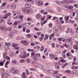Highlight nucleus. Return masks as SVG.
Wrapping results in <instances>:
<instances>
[{
    "instance_id": "nucleus-19",
    "label": "nucleus",
    "mask_w": 78,
    "mask_h": 78,
    "mask_svg": "<svg viewBox=\"0 0 78 78\" xmlns=\"http://www.w3.org/2000/svg\"><path fill=\"white\" fill-rule=\"evenodd\" d=\"M8 76V74L7 73H5L3 76L4 78H6Z\"/></svg>"
},
{
    "instance_id": "nucleus-5",
    "label": "nucleus",
    "mask_w": 78,
    "mask_h": 78,
    "mask_svg": "<svg viewBox=\"0 0 78 78\" xmlns=\"http://www.w3.org/2000/svg\"><path fill=\"white\" fill-rule=\"evenodd\" d=\"M33 9H30L27 10V14H31L33 13Z\"/></svg>"
},
{
    "instance_id": "nucleus-57",
    "label": "nucleus",
    "mask_w": 78,
    "mask_h": 78,
    "mask_svg": "<svg viewBox=\"0 0 78 78\" xmlns=\"http://www.w3.org/2000/svg\"><path fill=\"white\" fill-rule=\"evenodd\" d=\"M58 41H61L62 40V38H58Z\"/></svg>"
},
{
    "instance_id": "nucleus-4",
    "label": "nucleus",
    "mask_w": 78,
    "mask_h": 78,
    "mask_svg": "<svg viewBox=\"0 0 78 78\" xmlns=\"http://www.w3.org/2000/svg\"><path fill=\"white\" fill-rule=\"evenodd\" d=\"M65 8V9L68 10V11H70V9H73V7L72 6H66Z\"/></svg>"
},
{
    "instance_id": "nucleus-36",
    "label": "nucleus",
    "mask_w": 78,
    "mask_h": 78,
    "mask_svg": "<svg viewBox=\"0 0 78 78\" xmlns=\"http://www.w3.org/2000/svg\"><path fill=\"white\" fill-rule=\"evenodd\" d=\"M9 37L13 36V34H12V33H10L9 34Z\"/></svg>"
},
{
    "instance_id": "nucleus-29",
    "label": "nucleus",
    "mask_w": 78,
    "mask_h": 78,
    "mask_svg": "<svg viewBox=\"0 0 78 78\" xmlns=\"http://www.w3.org/2000/svg\"><path fill=\"white\" fill-rule=\"evenodd\" d=\"M47 72H48V73H49L51 74V73H53V71L49 70H48L47 71Z\"/></svg>"
},
{
    "instance_id": "nucleus-3",
    "label": "nucleus",
    "mask_w": 78,
    "mask_h": 78,
    "mask_svg": "<svg viewBox=\"0 0 78 78\" xmlns=\"http://www.w3.org/2000/svg\"><path fill=\"white\" fill-rule=\"evenodd\" d=\"M9 28L8 27L6 28L4 26H0V30H1V31H4V30L8 31V30H9Z\"/></svg>"
},
{
    "instance_id": "nucleus-59",
    "label": "nucleus",
    "mask_w": 78,
    "mask_h": 78,
    "mask_svg": "<svg viewBox=\"0 0 78 78\" xmlns=\"http://www.w3.org/2000/svg\"><path fill=\"white\" fill-rule=\"evenodd\" d=\"M57 10H58V11H61V9L59 7H58L57 8Z\"/></svg>"
},
{
    "instance_id": "nucleus-43",
    "label": "nucleus",
    "mask_w": 78,
    "mask_h": 78,
    "mask_svg": "<svg viewBox=\"0 0 78 78\" xmlns=\"http://www.w3.org/2000/svg\"><path fill=\"white\" fill-rule=\"evenodd\" d=\"M49 27L50 28H51L52 26H53V25L52 24V23H50L48 25Z\"/></svg>"
},
{
    "instance_id": "nucleus-13",
    "label": "nucleus",
    "mask_w": 78,
    "mask_h": 78,
    "mask_svg": "<svg viewBox=\"0 0 78 78\" xmlns=\"http://www.w3.org/2000/svg\"><path fill=\"white\" fill-rule=\"evenodd\" d=\"M16 8V5L14 4H13L11 6V8L12 9H15Z\"/></svg>"
},
{
    "instance_id": "nucleus-18",
    "label": "nucleus",
    "mask_w": 78,
    "mask_h": 78,
    "mask_svg": "<svg viewBox=\"0 0 78 78\" xmlns=\"http://www.w3.org/2000/svg\"><path fill=\"white\" fill-rule=\"evenodd\" d=\"M27 57V55H24L23 56H20V58H25Z\"/></svg>"
},
{
    "instance_id": "nucleus-64",
    "label": "nucleus",
    "mask_w": 78,
    "mask_h": 78,
    "mask_svg": "<svg viewBox=\"0 0 78 78\" xmlns=\"http://www.w3.org/2000/svg\"><path fill=\"white\" fill-rule=\"evenodd\" d=\"M3 22H4V20H0V23H2Z\"/></svg>"
},
{
    "instance_id": "nucleus-25",
    "label": "nucleus",
    "mask_w": 78,
    "mask_h": 78,
    "mask_svg": "<svg viewBox=\"0 0 78 78\" xmlns=\"http://www.w3.org/2000/svg\"><path fill=\"white\" fill-rule=\"evenodd\" d=\"M53 76H54V77L55 78H60L59 76H56L55 75V74H53Z\"/></svg>"
},
{
    "instance_id": "nucleus-28",
    "label": "nucleus",
    "mask_w": 78,
    "mask_h": 78,
    "mask_svg": "<svg viewBox=\"0 0 78 78\" xmlns=\"http://www.w3.org/2000/svg\"><path fill=\"white\" fill-rule=\"evenodd\" d=\"M65 19L66 21H67L68 20H69V16H65Z\"/></svg>"
},
{
    "instance_id": "nucleus-44",
    "label": "nucleus",
    "mask_w": 78,
    "mask_h": 78,
    "mask_svg": "<svg viewBox=\"0 0 78 78\" xmlns=\"http://www.w3.org/2000/svg\"><path fill=\"white\" fill-rule=\"evenodd\" d=\"M20 62H21V63H23L25 62V60L23 59H21L20 60Z\"/></svg>"
},
{
    "instance_id": "nucleus-8",
    "label": "nucleus",
    "mask_w": 78,
    "mask_h": 78,
    "mask_svg": "<svg viewBox=\"0 0 78 78\" xmlns=\"http://www.w3.org/2000/svg\"><path fill=\"white\" fill-rule=\"evenodd\" d=\"M19 18L20 19H20L18 20L19 23H21L22 22V19L23 18V16H20L19 17Z\"/></svg>"
},
{
    "instance_id": "nucleus-51",
    "label": "nucleus",
    "mask_w": 78,
    "mask_h": 78,
    "mask_svg": "<svg viewBox=\"0 0 78 78\" xmlns=\"http://www.w3.org/2000/svg\"><path fill=\"white\" fill-rule=\"evenodd\" d=\"M72 30V29H71L70 28H68V30L69 32H70Z\"/></svg>"
},
{
    "instance_id": "nucleus-31",
    "label": "nucleus",
    "mask_w": 78,
    "mask_h": 78,
    "mask_svg": "<svg viewBox=\"0 0 78 78\" xmlns=\"http://www.w3.org/2000/svg\"><path fill=\"white\" fill-rule=\"evenodd\" d=\"M26 73H27V75H29V74H30V73H29V72H28V70L26 69Z\"/></svg>"
},
{
    "instance_id": "nucleus-2",
    "label": "nucleus",
    "mask_w": 78,
    "mask_h": 78,
    "mask_svg": "<svg viewBox=\"0 0 78 78\" xmlns=\"http://www.w3.org/2000/svg\"><path fill=\"white\" fill-rule=\"evenodd\" d=\"M35 67L37 68H39V69H42L44 70H46V66H42V65H40L37 63H35Z\"/></svg>"
},
{
    "instance_id": "nucleus-9",
    "label": "nucleus",
    "mask_w": 78,
    "mask_h": 78,
    "mask_svg": "<svg viewBox=\"0 0 78 78\" xmlns=\"http://www.w3.org/2000/svg\"><path fill=\"white\" fill-rule=\"evenodd\" d=\"M21 76L22 78H26V73L25 72H23L21 75Z\"/></svg>"
},
{
    "instance_id": "nucleus-34",
    "label": "nucleus",
    "mask_w": 78,
    "mask_h": 78,
    "mask_svg": "<svg viewBox=\"0 0 78 78\" xmlns=\"http://www.w3.org/2000/svg\"><path fill=\"white\" fill-rule=\"evenodd\" d=\"M5 44L6 46H9L11 45V44L9 43H5Z\"/></svg>"
},
{
    "instance_id": "nucleus-7",
    "label": "nucleus",
    "mask_w": 78,
    "mask_h": 78,
    "mask_svg": "<svg viewBox=\"0 0 78 78\" xmlns=\"http://www.w3.org/2000/svg\"><path fill=\"white\" fill-rule=\"evenodd\" d=\"M25 6L26 8H30L31 6V5L30 3H27L25 4Z\"/></svg>"
},
{
    "instance_id": "nucleus-10",
    "label": "nucleus",
    "mask_w": 78,
    "mask_h": 78,
    "mask_svg": "<svg viewBox=\"0 0 78 78\" xmlns=\"http://www.w3.org/2000/svg\"><path fill=\"white\" fill-rule=\"evenodd\" d=\"M43 5L44 3H43V2L41 1H40L38 4V6H42Z\"/></svg>"
},
{
    "instance_id": "nucleus-58",
    "label": "nucleus",
    "mask_w": 78,
    "mask_h": 78,
    "mask_svg": "<svg viewBox=\"0 0 78 78\" xmlns=\"http://www.w3.org/2000/svg\"><path fill=\"white\" fill-rule=\"evenodd\" d=\"M48 12H44L43 14L44 15H47V14H48Z\"/></svg>"
},
{
    "instance_id": "nucleus-30",
    "label": "nucleus",
    "mask_w": 78,
    "mask_h": 78,
    "mask_svg": "<svg viewBox=\"0 0 78 78\" xmlns=\"http://www.w3.org/2000/svg\"><path fill=\"white\" fill-rule=\"evenodd\" d=\"M12 64H16L17 63V62L15 60H14L12 61Z\"/></svg>"
},
{
    "instance_id": "nucleus-20",
    "label": "nucleus",
    "mask_w": 78,
    "mask_h": 78,
    "mask_svg": "<svg viewBox=\"0 0 78 78\" xmlns=\"http://www.w3.org/2000/svg\"><path fill=\"white\" fill-rule=\"evenodd\" d=\"M55 68L56 69H59L60 68V66H58V64H56V65H55Z\"/></svg>"
},
{
    "instance_id": "nucleus-22",
    "label": "nucleus",
    "mask_w": 78,
    "mask_h": 78,
    "mask_svg": "<svg viewBox=\"0 0 78 78\" xmlns=\"http://www.w3.org/2000/svg\"><path fill=\"white\" fill-rule=\"evenodd\" d=\"M22 42L24 45H26V44H27V41H23Z\"/></svg>"
},
{
    "instance_id": "nucleus-56",
    "label": "nucleus",
    "mask_w": 78,
    "mask_h": 78,
    "mask_svg": "<svg viewBox=\"0 0 78 78\" xmlns=\"http://www.w3.org/2000/svg\"><path fill=\"white\" fill-rule=\"evenodd\" d=\"M58 73V71H55L54 72V74H57Z\"/></svg>"
},
{
    "instance_id": "nucleus-17",
    "label": "nucleus",
    "mask_w": 78,
    "mask_h": 78,
    "mask_svg": "<svg viewBox=\"0 0 78 78\" xmlns=\"http://www.w3.org/2000/svg\"><path fill=\"white\" fill-rule=\"evenodd\" d=\"M69 3H76V1L75 0H69Z\"/></svg>"
},
{
    "instance_id": "nucleus-40",
    "label": "nucleus",
    "mask_w": 78,
    "mask_h": 78,
    "mask_svg": "<svg viewBox=\"0 0 78 78\" xmlns=\"http://www.w3.org/2000/svg\"><path fill=\"white\" fill-rule=\"evenodd\" d=\"M55 47V44L54 43H52L51 44L52 48H54Z\"/></svg>"
},
{
    "instance_id": "nucleus-39",
    "label": "nucleus",
    "mask_w": 78,
    "mask_h": 78,
    "mask_svg": "<svg viewBox=\"0 0 78 78\" xmlns=\"http://www.w3.org/2000/svg\"><path fill=\"white\" fill-rule=\"evenodd\" d=\"M31 55L32 56V58H33V56H35V54L34 52H32L31 53Z\"/></svg>"
},
{
    "instance_id": "nucleus-14",
    "label": "nucleus",
    "mask_w": 78,
    "mask_h": 78,
    "mask_svg": "<svg viewBox=\"0 0 78 78\" xmlns=\"http://www.w3.org/2000/svg\"><path fill=\"white\" fill-rule=\"evenodd\" d=\"M27 10L26 9V8H23L22 9V11L23 12L26 13H27Z\"/></svg>"
},
{
    "instance_id": "nucleus-16",
    "label": "nucleus",
    "mask_w": 78,
    "mask_h": 78,
    "mask_svg": "<svg viewBox=\"0 0 78 78\" xmlns=\"http://www.w3.org/2000/svg\"><path fill=\"white\" fill-rule=\"evenodd\" d=\"M33 58L34 61H37L38 60V57H37L33 56Z\"/></svg>"
},
{
    "instance_id": "nucleus-55",
    "label": "nucleus",
    "mask_w": 78,
    "mask_h": 78,
    "mask_svg": "<svg viewBox=\"0 0 78 78\" xmlns=\"http://www.w3.org/2000/svg\"><path fill=\"white\" fill-rule=\"evenodd\" d=\"M34 45H35V44L33 42H32L31 43V46H34Z\"/></svg>"
},
{
    "instance_id": "nucleus-62",
    "label": "nucleus",
    "mask_w": 78,
    "mask_h": 78,
    "mask_svg": "<svg viewBox=\"0 0 78 78\" xmlns=\"http://www.w3.org/2000/svg\"><path fill=\"white\" fill-rule=\"evenodd\" d=\"M66 72L67 73H70V71L69 70H68L66 71Z\"/></svg>"
},
{
    "instance_id": "nucleus-6",
    "label": "nucleus",
    "mask_w": 78,
    "mask_h": 78,
    "mask_svg": "<svg viewBox=\"0 0 78 78\" xmlns=\"http://www.w3.org/2000/svg\"><path fill=\"white\" fill-rule=\"evenodd\" d=\"M42 18V16L39 14H37L36 16V18L37 20H39Z\"/></svg>"
},
{
    "instance_id": "nucleus-23",
    "label": "nucleus",
    "mask_w": 78,
    "mask_h": 78,
    "mask_svg": "<svg viewBox=\"0 0 78 78\" xmlns=\"http://www.w3.org/2000/svg\"><path fill=\"white\" fill-rule=\"evenodd\" d=\"M44 47L43 46H41L40 48L41 51H44Z\"/></svg>"
},
{
    "instance_id": "nucleus-60",
    "label": "nucleus",
    "mask_w": 78,
    "mask_h": 78,
    "mask_svg": "<svg viewBox=\"0 0 78 78\" xmlns=\"http://www.w3.org/2000/svg\"><path fill=\"white\" fill-rule=\"evenodd\" d=\"M41 37H42V38L44 37V34H41Z\"/></svg>"
},
{
    "instance_id": "nucleus-38",
    "label": "nucleus",
    "mask_w": 78,
    "mask_h": 78,
    "mask_svg": "<svg viewBox=\"0 0 78 78\" xmlns=\"http://www.w3.org/2000/svg\"><path fill=\"white\" fill-rule=\"evenodd\" d=\"M44 12H45V10H41L40 11V12H41V14H44Z\"/></svg>"
},
{
    "instance_id": "nucleus-37",
    "label": "nucleus",
    "mask_w": 78,
    "mask_h": 78,
    "mask_svg": "<svg viewBox=\"0 0 78 78\" xmlns=\"http://www.w3.org/2000/svg\"><path fill=\"white\" fill-rule=\"evenodd\" d=\"M53 54H49V57L51 58H53Z\"/></svg>"
},
{
    "instance_id": "nucleus-42",
    "label": "nucleus",
    "mask_w": 78,
    "mask_h": 78,
    "mask_svg": "<svg viewBox=\"0 0 78 78\" xmlns=\"http://www.w3.org/2000/svg\"><path fill=\"white\" fill-rule=\"evenodd\" d=\"M30 70L31 71H36V69L34 68H30Z\"/></svg>"
},
{
    "instance_id": "nucleus-49",
    "label": "nucleus",
    "mask_w": 78,
    "mask_h": 78,
    "mask_svg": "<svg viewBox=\"0 0 78 78\" xmlns=\"http://www.w3.org/2000/svg\"><path fill=\"white\" fill-rule=\"evenodd\" d=\"M78 4H74L73 5V6L74 7H75L76 8H78Z\"/></svg>"
},
{
    "instance_id": "nucleus-63",
    "label": "nucleus",
    "mask_w": 78,
    "mask_h": 78,
    "mask_svg": "<svg viewBox=\"0 0 78 78\" xmlns=\"http://www.w3.org/2000/svg\"><path fill=\"white\" fill-rule=\"evenodd\" d=\"M71 34H73V30H72L70 32Z\"/></svg>"
},
{
    "instance_id": "nucleus-15",
    "label": "nucleus",
    "mask_w": 78,
    "mask_h": 78,
    "mask_svg": "<svg viewBox=\"0 0 78 78\" xmlns=\"http://www.w3.org/2000/svg\"><path fill=\"white\" fill-rule=\"evenodd\" d=\"M48 37H49V36L48 35H45V37H44V39L45 41H46L47 39H48Z\"/></svg>"
},
{
    "instance_id": "nucleus-1",
    "label": "nucleus",
    "mask_w": 78,
    "mask_h": 78,
    "mask_svg": "<svg viewBox=\"0 0 78 78\" xmlns=\"http://www.w3.org/2000/svg\"><path fill=\"white\" fill-rule=\"evenodd\" d=\"M70 0H63L62 1H56V3L57 4L59 5H62L64 4H68L69 3Z\"/></svg>"
},
{
    "instance_id": "nucleus-61",
    "label": "nucleus",
    "mask_w": 78,
    "mask_h": 78,
    "mask_svg": "<svg viewBox=\"0 0 78 78\" xmlns=\"http://www.w3.org/2000/svg\"><path fill=\"white\" fill-rule=\"evenodd\" d=\"M17 24H18V22H15L14 23L13 25H17Z\"/></svg>"
},
{
    "instance_id": "nucleus-45",
    "label": "nucleus",
    "mask_w": 78,
    "mask_h": 78,
    "mask_svg": "<svg viewBox=\"0 0 78 78\" xmlns=\"http://www.w3.org/2000/svg\"><path fill=\"white\" fill-rule=\"evenodd\" d=\"M26 37H31V35L27 34L26 35Z\"/></svg>"
},
{
    "instance_id": "nucleus-32",
    "label": "nucleus",
    "mask_w": 78,
    "mask_h": 78,
    "mask_svg": "<svg viewBox=\"0 0 78 78\" xmlns=\"http://www.w3.org/2000/svg\"><path fill=\"white\" fill-rule=\"evenodd\" d=\"M39 2H40V1H37V0L35 1V4H37L38 5H39Z\"/></svg>"
},
{
    "instance_id": "nucleus-24",
    "label": "nucleus",
    "mask_w": 78,
    "mask_h": 78,
    "mask_svg": "<svg viewBox=\"0 0 78 78\" xmlns=\"http://www.w3.org/2000/svg\"><path fill=\"white\" fill-rule=\"evenodd\" d=\"M27 61L28 63H30V62H31V59L27 58Z\"/></svg>"
},
{
    "instance_id": "nucleus-47",
    "label": "nucleus",
    "mask_w": 78,
    "mask_h": 78,
    "mask_svg": "<svg viewBox=\"0 0 78 78\" xmlns=\"http://www.w3.org/2000/svg\"><path fill=\"white\" fill-rule=\"evenodd\" d=\"M40 54L39 53H37L35 54V56H36V57H37V56H39Z\"/></svg>"
},
{
    "instance_id": "nucleus-54",
    "label": "nucleus",
    "mask_w": 78,
    "mask_h": 78,
    "mask_svg": "<svg viewBox=\"0 0 78 78\" xmlns=\"http://www.w3.org/2000/svg\"><path fill=\"white\" fill-rule=\"evenodd\" d=\"M69 44L70 45H71V44H73V41H69Z\"/></svg>"
},
{
    "instance_id": "nucleus-53",
    "label": "nucleus",
    "mask_w": 78,
    "mask_h": 78,
    "mask_svg": "<svg viewBox=\"0 0 78 78\" xmlns=\"http://www.w3.org/2000/svg\"><path fill=\"white\" fill-rule=\"evenodd\" d=\"M59 19V18H57V17H54L53 18V20H56V19Z\"/></svg>"
},
{
    "instance_id": "nucleus-41",
    "label": "nucleus",
    "mask_w": 78,
    "mask_h": 78,
    "mask_svg": "<svg viewBox=\"0 0 78 78\" xmlns=\"http://www.w3.org/2000/svg\"><path fill=\"white\" fill-rule=\"evenodd\" d=\"M6 5V3L5 2H3L2 4V6H5Z\"/></svg>"
},
{
    "instance_id": "nucleus-52",
    "label": "nucleus",
    "mask_w": 78,
    "mask_h": 78,
    "mask_svg": "<svg viewBox=\"0 0 78 78\" xmlns=\"http://www.w3.org/2000/svg\"><path fill=\"white\" fill-rule=\"evenodd\" d=\"M54 59L55 60H58V58L56 57V56H55L54 58Z\"/></svg>"
},
{
    "instance_id": "nucleus-46",
    "label": "nucleus",
    "mask_w": 78,
    "mask_h": 78,
    "mask_svg": "<svg viewBox=\"0 0 78 78\" xmlns=\"http://www.w3.org/2000/svg\"><path fill=\"white\" fill-rule=\"evenodd\" d=\"M7 15L5 14L4 15V17H3V19H7Z\"/></svg>"
},
{
    "instance_id": "nucleus-48",
    "label": "nucleus",
    "mask_w": 78,
    "mask_h": 78,
    "mask_svg": "<svg viewBox=\"0 0 78 78\" xmlns=\"http://www.w3.org/2000/svg\"><path fill=\"white\" fill-rule=\"evenodd\" d=\"M6 53L5 52L4 54V57H3V58L5 59L6 58Z\"/></svg>"
},
{
    "instance_id": "nucleus-21",
    "label": "nucleus",
    "mask_w": 78,
    "mask_h": 78,
    "mask_svg": "<svg viewBox=\"0 0 78 78\" xmlns=\"http://www.w3.org/2000/svg\"><path fill=\"white\" fill-rule=\"evenodd\" d=\"M58 29H56L54 30L53 33H54V34H56V33H58Z\"/></svg>"
},
{
    "instance_id": "nucleus-11",
    "label": "nucleus",
    "mask_w": 78,
    "mask_h": 78,
    "mask_svg": "<svg viewBox=\"0 0 78 78\" xmlns=\"http://www.w3.org/2000/svg\"><path fill=\"white\" fill-rule=\"evenodd\" d=\"M5 62V59L4 60V61H2L0 62V66H3Z\"/></svg>"
},
{
    "instance_id": "nucleus-33",
    "label": "nucleus",
    "mask_w": 78,
    "mask_h": 78,
    "mask_svg": "<svg viewBox=\"0 0 78 78\" xmlns=\"http://www.w3.org/2000/svg\"><path fill=\"white\" fill-rule=\"evenodd\" d=\"M46 11H48V12H52L51 10L49 9H46Z\"/></svg>"
},
{
    "instance_id": "nucleus-26",
    "label": "nucleus",
    "mask_w": 78,
    "mask_h": 78,
    "mask_svg": "<svg viewBox=\"0 0 78 78\" xmlns=\"http://www.w3.org/2000/svg\"><path fill=\"white\" fill-rule=\"evenodd\" d=\"M27 51H32V52H33V51H34V50L33 49H31L30 48H29L27 49Z\"/></svg>"
},
{
    "instance_id": "nucleus-50",
    "label": "nucleus",
    "mask_w": 78,
    "mask_h": 78,
    "mask_svg": "<svg viewBox=\"0 0 78 78\" xmlns=\"http://www.w3.org/2000/svg\"><path fill=\"white\" fill-rule=\"evenodd\" d=\"M7 23V24H8V25H11L12 24V22L9 23V22H8Z\"/></svg>"
},
{
    "instance_id": "nucleus-12",
    "label": "nucleus",
    "mask_w": 78,
    "mask_h": 78,
    "mask_svg": "<svg viewBox=\"0 0 78 78\" xmlns=\"http://www.w3.org/2000/svg\"><path fill=\"white\" fill-rule=\"evenodd\" d=\"M15 70V68L13 67L11 69H10V72L12 73L14 72V71Z\"/></svg>"
},
{
    "instance_id": "nucleus-27",
    "label": "nucleus",
    "mask_w": 78,
    "mask_h": 78,
    "mask_svg": "<svg viewBox=\"0 0 78 78\" xmlns=\"http://www.w3.org/2000/svg\"><path fill=\"white\" fill-rule=\"evenodd\" d=\"M18 72H19V71H18V70H15L13 72V74H15V73H17Z\"/></svg>"
},
{
    "instance_id": "nucleus-35",
    "label": "nucleus",
    "mask_w": 78,
    "mask_h": 78,
    "mask_svg": "<svg viewBox=\"0 0 78 78\" xmlns=\"http://www.w3.org/2000/svg\"><path fill=\"white\" fill-rule=\"evenodd\" d=\"M17 46V44H13L12 45V47H16V46Z\"/></svg>"
}]
</instances>
